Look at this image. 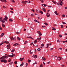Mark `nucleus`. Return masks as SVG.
<instances>
[{
	"label": "nucleus",
	"instance_id": "9d476101",
	"mask_svg": "<svg viewBox=\"0 0 67 67\" xmlns=\"http://www.w3.org/2000/svg\"><path fill=\"white\" fill-rule=\"evenodd\" d=\"M58 5H61L62 6V4L61 3H58Z\"/></svg>",
	"mask_w": 67,
	"mask_h": 67
},
{
	"label": "nucleus",
	"instance_id": "393cba45",
	"mask_svg": "<svg viewBox=\"0 0 67 67\" xmlns=\"http://www.w3.org/2000/svg\"><path fill=\"white\" fill-rule=\"evenodd\" d=\"M24 64V63L23 62L22 63V64H20V66H21V67H22V66Z\"/></svg>",
	"mask_w": 67,
	"mask_h": 67
},
{
	"label": "nucleus",
	"instance_id": "79ce46f5",
	"mask_svg": "<svg viewBox=\"0 0 67 67\" xmlns=\"http://www.w3.org/2000/svg\"><path fill=\"white\" fill-rule=\"evenodd\" d=\"M62 17H65V15L63 14L62 15Z\"/></svg>",
	"mask_w": 67,
	"mask_h": 67
},
{
	"label": "nucleus",
	"instance_id": "4be33fe9",
	"mask_svg": "<svg viewBox=\"0 0 67 67\" xmlns=\"http://www.w3.org/2000/svg\"><path fill=\"white\" fill-rule=\"evenodd\" d=\"M42 58H43V60H46V59L45 58H44V57H42Z\"/></svg>",
	"mask_w": 67,
	"mask_h": 67
},
{
	"label": "nucleus",
	"instance_id": "c756f323",
	"mask_svg": "<svg viewBox=\"0 0 67 67\" xmlns=\"http://www.w3.org/2000/svg\"><path fill=\"white\" fill-rule=\"evenodd\" d=\"M40 1H41L42 3H43L44 2V0H40Z\"/></svg>",
	"mask_w": 67,
	"mask_h": 67
},
{
	"label": "nucleus",
	"instance_id": "f3484780",
	"mask_svg": "<svg viewBox=\"0 0 67 67\" xmlns=\"http://www.w3.org/2000/svg\"><path fill=\"white\" fill-rule=\"evenodd\" d=\"M52 30H53L54 31H55V30H56V29L54 27H52Z\"/></svg>",
	"mask_w": 67,
	"mask_h": 67
},
{
	"label": "nucleus",
	"instance_id": "69168bd1",
	"mask_svg": "<svg viewBox=\"0 0 67 67\" xmlns=\"http://www.w3.org/2000/svg\"><path fill=\"white\" fill-rule=\"evenodd\" d=\"M40 67H43V65H40Z\"/></svg>",
	"mask_w": 67,
	"mask_h": 67
},
{
	"label": "nucleus",
	"instance_id": "2f4dec72",
	"mask_svg": "<svg viewBox=\"0 0 67 67\" xmlns=\"http://www.w3.org/2000/svg\"><path fill=\"white\" fill-rule=\"evenodd\" d=\"M35 45H34V44H33V46H36V47H38V45L36 46L35 43Z\"/></svg>",
	"mask_w": 67,
	"mask_h": 67
},
{
	"label": "nucleus",
	"instance_id": "b1692460",
	"mask_svg": "<svg viewBox=\"0 0 67 67\" xmlns=\"http://www.w3.org/2000/svg\"><path fill=\"white\" fill-rule=\"evenodd\" d=\"M49 45V44H46V47L47 48H48V46Z\"/></svg>",
	"mask_w": 67,
	"mask_h": 67
},
{
	"label": "nucleus",
	"instance_id": "49530a36",
	"mask_svg": "<svg viewBox=\"0 0 67 67\" xmlns=\"http://www.w3.org/2000/svg\"><path fill=\"white\" fill-rule=\"evenodd\" d=\"M5 19H8V17L6 16H5Z\"/></svg>",
	"mask_w": 67,
	"mask_h": 67
},
{
	"label": "nucleus",
	"instance_id": "680f3d73",
	"mask_svg": "<svg viewBox=\"0 0 67 67\" xmlns=\"http://www.w3.org/2000/svg\"><path fill=\"white\" fill-rule=\"evenodd\" d=\"M36 11L37 13H38V10L37 9L36 10Z\"/></svg>",
	"mask_w": 67,
	"mask_h": 67
},
{
	"label": "nucleus",
	"instance_id": "aec40b11",
	"mask_svg": "<svg viewBox=\"0 0 67 67\" xmlns=\"http://www.w3.org/2000/svg\"><path fill=\"white\" fill-rule=\"evenodd\" d=\"M2 25L3 27H5V25L3 24H2Z\"/></svg>",
	"mask_w": 67,
	"mask_h": 67
},
{
	"label": "nucleus",
	"instance_id": "7c9ffc66",
	"mask_svg": "<svg viewBox=\"0 0 67 67\" xmlns=\"http://www.w3.org/2000/svg\"><path fill=\"white\" fill-rule=\"evenodd\" d=\"M40 13H41V14H43V12L42 11H41V10H40Z\"/></svg>",
	"mask_w": 67,
	"mask_h": 67
},
{
	"label": "nucleus",
	"instance_id": "72a5a7b5",
	"mask_svg": "<svg viewBox=\"0 0 67 67\" xmlns=\"http://www.w3.org/2000/svg\"><path fill=\"white\" fill-rule=\"evenodd\" d=\"M59 37H62V35H59Z\"/></svg>",
	"mask_w": 67,
	"mask_h": 67
},
{
	"label": "nucleus",
	"instance_id": "5fc2aeb1",
	"mask_svg": "<svg viewBox=\"0 0 67 67\" xmlns=\"http://www.w3.org/2000/svg\"><path fill=\"white\" fill-rule=\"evenodd\" d=\"M60 50H62V48H59L58 49V50L59 51Z\"/></svg>",
	"mask_w": 67,
	"mask_h": 67
},
{
	"label": "nucleus",
	"instance_id": "a878e982",
	"mask_svg": "<svg viewBox=\"0 0 67 67\" xmlns=\"http://www.w3.org/2000/svg\"><path fill=\"white\" fill-rule=\"evenodd\" d=\"M42 10L44 12H46V10L45 9V8H43L42 9Z\"/></svg>",
	"mask_w": 67,
	"mask_h": 67
},
{
	"label": "nucleus",
	"instance_id": "4468645a",
	"mask_svg": "<svg viewBox=\"0 0 67 67\" xmlns=\"http://www.w3.org/2000/svg\"><path fill=\"white\" fill-rule=\"evenodd\" d=\"M18 45V43H16L14 44H13V46H17Z\"/></svg>",
	"mask_w": 67,
	"mask_h": 67
},
{
	"label": "nucleus",
	"instance_id": "473e14b6",
	"mask_svg": "<svg viewBox=\"0 0 67 67\" xmlns=\"http://www.w3.org/2000/svg\"><path fill=\"white\" fill-rule=\"evenodd\" d=\"M44 24L46 25H48V24L47 23H44Z\"/></svg>",
	"mask_w": 67,
	"mask_h": 67
},
{
	"label": "nucleus",
	"instance_id": "774afa93",
	"mask_svg": "<svg viewBox=\"0 0 67 67\" xmlns=\"http://www.w3.org/2000/svg\"><path fill=\"white\" fill-rule=\"evenodd\" d=\"M65 9H67V7H65Z\"/></svg>",
	"mask_w": 67,
	"mask_h": 67
},
{
	"label": "nucleus",
	"instance_id": "a19ab883",
	"mask_svg": "<svg viewBox=\"0 0 67 67\" xmlns=\"http://www.w3.org/2000/svg\"><path fill=\"white\" fill-rule=\"evenodd\" d=\"M60 26L61 27V28H63V27H64V25H61Z\"/></svg>",
	"mask_w": 67,
	"mask_h": 67
},
{
	"label": "nucleus",
	"instance_id": "423d86ee",
	"mask_svg": "<svg viewBox=\"0 0 67 67\" xmlns=\"http://www.w3.org/2000/svg\"><path fill=\"white\" fill-rule=\"evenodd\" d=\"M33 51V50H30V54H33V51Z\"/></svg>",
	"mask_w": 67,
	"mask_h": 67
},
{
	"label": "nucleus",
	"instance_id": "5701e85b",
	"mask_svg": "<svg viewBox=\"0 0 67 67\" xmlns=\"http://www.w3.org/2000/svg\"><path fill=\"white\" fill-rule=\"evenodd\" d=\"M54 13H55V14H56V15H58V14H57V11H55V12H54Z\"/></svg>",
	"mask_w": 67,
	"mask_h": 67
},
{
	"label": "nucleus",
	"instance_id": "603ef678",
	"mask_svg": "<svg viewBox=\"0 0 67 67\" xmlns=\"http://www.w3.org/2000/svg\"><path fill=\"white\" fill-rule=\"evenodd\" d=\"M8 62H10L11 61V59H9V60H8Z\"/></svg>",
	"mask_w": 67,
	"mask_h": 67
},
{
	"label": "nucleus",
	"instance_id": "39448f33",
	"mask_svg": "<svg viewBox=\"0 0 67 67\" xmlns=\"http://www.w3.org/2000/svg\"><path fill=\"white\" fill-rule=\"evenodd\" d=\"M32 57L34 58H37V55H33Z\"/></svg>",
	"mask_w": 67,
	"mask_h": 67
},
{
	"label": "nucleus",
	"instance_id": "338daca9",
	"mask_svg": "<svg viewBox=\"0 0 67 67\" xmlns=\"http://www.w3.org/2000/svg\"><path fill=\"white\" fill-rule=\"evenodd\" d=\"M46 7V4H44V7Z\"/></svg>",
	"mask_w": 67,
	"mask_h": 67
},
{
	"label": "nucleus",
	"instance_id": "20e7f679",
	"mask_svg": "<svg viewBox=\"0 0 67 67\" xmlns=\"http://www.w3.org/2000/svg\"><path fill=\"white\" fill-rule=\"evenodd\" d=\"M47 13L46 14H47V17H49L50 16V14H49V13H48V12L47 11Z\"/></svg>",
	"mask_w": 67,
	"mask_h": 67
},
{
	"label": "nucleus",
	"instance_id": "bf43d9fd",
	"mask_svg": "<svg viewBox=\"0 0 67 67\" xmlns=\"http://www.w3.org/2000/svg\"><path fill=\"white\" fill-rule=\"evenodd\" d=\"M12 64H13V62H12L10 63V65H12Z\"/></svg>",
	"mask_w": 67,
	"mask_h": 67
},
{
	"label": "nucleus",
	"instance_id": "f257e3e1",
	"mask_svg": "<svg viewBox=\"0 0 67 67\" xmlns=\"http://www.w3.org/2000/svg\"><path fill=\"white\" fill-rule=\"evenodd\" d=\"M0 61L1 63H3V62L4 63H7V61L5 59H2V60H1Z\"/></svg>",
	"mask_w": 67,
	"mask_h": 67
},
{
	"label": "nucleus",
	"instance_id": "13d9d810",
	"mask_svg": "<svg viewBox=\"0 0 67 67\" xmlns=\"http://www.w3.org/2000/svg\"><path fill=\"white\" fill-rule=\"evenodd\" d=\"M41 46H42L43 47H44V44H41Z\"/></svg>",
	"mask_w": 67,
	"mask_h": 67
},
{
	"label": "nucleus",
	"instance_id": "a211bd4d",
	"mask_svg": "<svg viewBox=\"0 0 67 67\" xmlns=\"http://www.w3.org/2000/svg\"><path fill=\"white\" fill-rule=\"evenodd\" d=\"M37 32V33H38V34H39V35H40V34H41V33L40 32V31H38Z\"/></svg>",
	"mask_w": 67,
	"mask_h": 67
},
{
	"label": "nucleus",
	"instance_id": "6e6552de",
	"mask_svg": "<svg viewBox=\"0 0 67 67\" xmlns=\"http://www.w3.org/2000/svg\"><path fill=\"white\" fill-rule=\"evenodd\" d=\"M8 58V57H13V55H8V56H7Z\"/></svg>",
	"mask_w": 67,
	"mask_h": 67
},
{
	"label": "nucleus",
	"instance_id": "e2e57ef3",
	"mask_svg": "<svg viewBox=\"0 0 67 67\" xmlns=\"http://www.w3.org/2000/svg\"><path fill=\"white\" fill-rule=\"evenodd\" d=\"M31 11H32V12H34V11H35L34 9H32Z\"/></svg>",
	"mask_w": 67,
	"mask_h": 67
},
{
	"label": "nucleus",
	"instance_id": "6ab92c4d",
	"mask_svg": "<svg viewBox=\"0 0 67 67\" xmlns=\"http://www.w3.org/2000/svg\"><path fill=\"white\" fill-rule=\"evenodd\" d=\"M9 21L10 22H12L13 21V20L11 19H9Z\"/></svg>",
	"mask_w": 67,
	"mask_h": 67
},
{
	"label": "nucleus",
	"instance_id": "37998d69",
	"mask_svg": "<svg viewBox=\"0 0 67 67\" xmlns=\"http://www.w3.org/2000/svg\"><path fill=\"white\" fill-rule=\"evenodd\" d=\"M26 2H28L29 3H31L30 1H26Z\"/></svg>",
	"mask_w": 67,
	"mask_h": 67
},
{
	"label": "nucleus",
	"instance_id": "09e8293b",
	"mask_svg": "<svg viewBox=\"0 0 67 67\" xmlns=\"http://www.w3.org/2000/svg\"><path fill=\"white\" fill-rule=\"evenodd\" d=\"M12 55H13V56H15V55L13 53H12Z\"/></svg>",
	"mask_w": 67,
	"mask_h": 67
},
{
	"label": "nucleus",
	"instance_id": "864d4df0",
	"mask_svg": "<svg viewBox=\"0 0 67 67\" xmlns=\"http://www.w3.org/2000/svg\"><path fill=\"white\" fill-rule=\"evenodd\" d=\"M37 64V63H36V62H35V63H34L33 64V66H34V65H35V64H36V65Z\"/></svg>",
	"mask_w": 67,
	"mask_h": 67
},
{
	"label": "nucleus",
	"instance_id": "412c9836",
	"mask_svg": "<svg viewBox=\"0 0 67 67\" xmlns=\"http://www.w3.org/2000/svg\"><path fill=\"white\" fill-rule=\"evenodd\" d=\"M14 51H15V49H13L11 51V52H12V53H13V52H14Z\"/></svg>",
	"mask_w": 67,
	"mask_h": 67
},
{
	"label": "nucleus",
	"instance_id": "cd10ccee",
	"mask_svg": "<svg viewBox=\"0 0 67 67\" xmlns=\"http://www.w3.org/2000/svg\"><path fill=\"white\" fill-rule=\"evenodd\" d=\"M40 38H37V40H39H39H41V37H40Z\"/></svg>",
	"mask_w": 67,
	"mask_h": 67
},
{
	"label": "nucleus",
	"instance_id": "c85d7f7f",
	"mask_svg": "<svg viewBox=\"0 0 67 67\" xmlns=\"http://www.w3.org/2000/svg\"><path fill=\"white\" fill-rule=\"evenodd\" d=\"M15 37H14L12 38L13 40V41H15L16 40V39H15Z\"/></svg>",
	"mask_w": 67,
	"mask_h": 67
},
{
	"label": "nucleus",
	"instance_id": "f8f14e48",
	"mask_svg": "<svg viewBox=\"0 0 67 67\" xmlns=\"http://www.w3.org/2000/svg\"><path fill=\"white\" fill-rule=\"evenodd\" d=\"M1 19V22H2V23H3L5 22V21H4V20H3H3H2V18Z\"/></svg>",
	"mask_w": 67,
	"mask_h": 67
},
{
	"label": "nucleus",
	"instance_id": "0e129e2a",
	"mask_svg": "<svg viewBox=\"0 0 67 67\" xmlns=\"http://www.w3.org/2000/svg\"><path fill=\"white\" fill-rule=\"evenodd\" d=\"M10 12H11V13H13V12H12V11H10Z\"/></svg>",
	"mask_w": 67,
	"mask_h": 67
},
{
	"label": "nucleus",
	"instance_id": "0eeeda50",
	"mask_svg": "<svg viewBox=\"0 0 67 67\" xmlns=\"http://www.w3.org/2000/svg\"><path fill=\"white\" fill-rule=\"evenodd\" d=\"M34 21L36 22H37V23H40V22L38 21L36 19Z\"/></svg>",
	"mask_w": 67,
	"mask_h": 67
},
{
	"label": "nucleus",
	"instance_id": "c03bdc74",
	"mask_svg": "<svg viewBox=\"0 0 67 67\" xmlns=\"http://www.w3.org/2000/svg\"><path fill=\"white\" fill-rule=\"evenodd\" d=\"M7 19H6L5 18H4L3 19V20H4V21H7Z\"/></svg>",
	"mask_w": 67,
	"mask_h": 67
},
{
	"label": "nucleus",
	"instance_id": "052dcab7",
	"mask_svg": "<svg viewBox=\"0 0 67 67\" xmlns=\"http://www.w3.org/2000/svg\"><path fill=\"white\" fill-rule=\"evenodd\" d=\"M39 35V37H40L41 36H42V34H40Z\"/></svg>",
	"mask_w": 67,
	"mask_h": 67
},
{
	"label": "nucleus",
	"instance_id": "2eb2a0df",
	"mask_svg": "<svg viewBox=\"0 0 67 67\" xmlns=\"http://www.w3.org/2000/svg\"><path fill=\"white\" fill-rule=\"evenodd\" d=\"M17 38L18 41H20L21 40V38L19 37H17Z\"/></svg>",
	"mask_w": 67,
	"mask_h": 67
},
{
	"label": "nucleus",
	"instance_id": "4d7b16f0",
	"mask_svg": "<svg viewBox=\"0 0 67 67\" xmlns=\"http://www.w3.org/2000/svg\"><path fill=\"white\" fill-rule=\"evenodd\" d=\"M12 2H13L14 3L15 2V1H14L13 0H12Z\"/></svg>",
	"mask_w": 67,
	"mask_h": 67
},
{
	"label": "nucleus",
	"instance_id": "ea45409f",
	"mask_svg": "<svg viewBox=\"0 0 67 67\" xmlns=\"http://www.w3.org/2000/svg\"><path fill=\"white\" fill-rule=\"evenodd\" d=\"M61 42H62V43H65V42H66L67 43V40H66L65 41H61Z\"/></svg>",
	"mask_w": 67,
	"mask_h": 67
},
{
	"label": "nucleus",
	"instance_id": "f03ea898",
	"mask_svg": "<svg viewBox=\"0 0 67 67\" xmlns=\"http://www.w3.org/2000/svg\"><path fill=\"white\" fill-rule=\"evenodd\" d=\"M3 59H7L8 58V57L7 55H5L3 56H2Z\"/></svg>",
	"mask_w": 67,
	"mask_h": 67
},
{
	"label": "nucleus",
	"instance_id": "f704fd0d",
	"mask_svg": "<svg viewBox=\"0 0 67 67\" xmlns=\"http://www.w3.org/2000/svg\"><path fill=\"white\" fill-rule=\"evenodd\" d=\"M10 44H9L8 45H7V48H8V47H10Z\"/></svg>",
	"mask_w": 67,
	"mask_h": 67
},
{
	"label": "nucleus",
	"instance_id": "3c124183",
	"mask_svg": "<svg viewBox=\"0 0 67 67\" xmlns=\"http://www.w3.org/2000/svg\"><path fill=\"white\" fill-rule=\"evenodd\" d=\"M14 63L15 64H17V61H16L14 62Z\"/></svg>",
	"mask_w": 67,
	"mask_h": 67
},
{
	"label": "nucleus",
	"instance_id": "6e6d98bb",
	"mask_svg": "<svg viewBox=\"0 0 67 67\" xmlns=\"http://www.w3.org/2000/svg\"><path fill=\"white\" fill-rule=\"evenodd\" d=\"M62 23H63V24H66V23L64 22L63 21H62Z\"/></svg>",
	"mask_w": 67,
	"mask_h": 67
},
{
	"label": "nucleus",
	"instance_id": "ddd939ff",
	"mask_svg": "<svg viewBox=\"0 0 67 67\" xmlns=\"http://www.w3.org/2000/svg\"><path fill=\"white\" fill-rule=\"evenodd\" d=\"M24 59V57L23 58H20V61H22V60H23V59Z\"/></svg>",
	"mask_w": 67,
	"mask_h": 67
},
{
	"label": "nucleus",
	"instance_id": "1a4fd4ad",
	"mask_svg": "<svg viewBox=\"0 0 67 67\" xmlns=\"http://www.w3.org/2000/svg\"><path fill=\"white\" fill-rule=\"evenodd\" d=\"M27 38H31V39L34 40V39H33V38L31 36L28 37Z\"/></svg>",
	"mask_w": 67,
	"mask_h": 67
},
{
	"label": "nucleus",
	"instance_id": "dca6fc26",
	"mask_svg": "<svg viewBox=\"0 0 67 67\" xmlns=\"http://www.w3.org/2000/svg\"><path fill=\"white\" fill-rule=\"evenodd\" d=\"M37 42V40L36 39L35 41L34 42V44H35V43H36Z\"/></svg>",
	"mask_w": 67,
	"mask_h": 67
},
{
	"label": "nucleus",
	"instance_id": "58836bf2",
	"mask_svg": "<svg viewBox=\"0 0 67 67\" xmlns=\"http://www.w3.org/2000/svg\"><path fill=\"white\" fill-rule=\"evenodd\" d=\"M57 42H58V43H60V41L59 40H57Z\"/></svg>",
	"mask_w": 67,
	"mask_h": 67
},
{
	"label": "nucleus",
	"instance_id": "e433bc0d",
	"mask_svg": "<svg viewBox=\"0 0 67 67\" xmlns=\"http://www.w3.org/2000/svg\"><path fill=\"white\" fill-rule=\"evenodd\" d=\"M27 41H25L24 44H27Z\"/></svg>",
	"mask_w": 67,
	"mask_h": 67
},
{
	"label": "nucleus",
	"instance_id": "a18cd8bd",
	"mask_svg": "<svg viewBox=\"0 0 67 67\" xmlns=\"http://www.w3.org/2000/svg\"><path fill=\"white\" fill-rule=\"evenodd\" d=\"M31 16H32V17H34V15L33 14H31Z\"/></svg>",
	"mask_w": 67,
	"mask_h": 67
},
{
	"label": "nucleus",
	"instance_id": "4c0bfd02",
	"mask_svg": "<svg viewBox=\"0 0 67 67\" xmlns=\"http://www.w3.org/2000/svg\"><path fill=\"white\" fill-rule=\"evenodd\" d=\"M22 3H23L24 4H25V3L24 1L22 2Z\"/></svg>",
	"mask_w": 67,
	"mask_h": 67
},
{
	"label": "nucleus",
	"instance_id": "8fccbe9b",
	"mask_svg": "<svg viewBox=\"0 0 67 67\" xmlns=\"http://www.w3.org/2000/svg\"><path fill=\"white\" fill-rule=\"evenodd\" d=\"M3 44V42L1 43H0V46L2 45V44Z\"/></svg>",
	"mask_w": 67,
	"mask_h": 67
},
{
	"label": "nucleus",
	"instance_id": "c9c22d12",
	"mask_svg": "<svg viewBox=\"0 0 67 67\" xmlns=\"http://www.w3.org/2000/svg\"><path fill=\"white\" fill-rule=\"evenodd\" d=\"M27 62L28 63H30V62H31V60H28Z\"/></svg>",
	"mask_w": 67,
	"mask_h": 67
},
{
	"label": "nucleus",
	"instance_id": "bb28decb",
	"mask_svg": "<svg viewBox=\"0 0 67 67\" xmlns=\"http://www.w3.org/2000/svg\"><path fill=\"white\" fill-rule=\"evenodd\" d=\"M52 2H53V3H54V4H56V2H55L53 1H52Z\"/></svg>",
	"mask_w": 67,
	"mask_h": 67
},
{
	"label": "nucleus",
	"instance_id": "7ed1b4c3",
	"mask_svg": "<svg viewBox=\"0 0 67 67\" xmlns=\"http://www.w3.org/2000/svg\"><path fill=\"white\" fill-rule=\"evenodd\" d=\"M62 59V57H58L57 58V60H60Z\"/></svg>",
	"mask_w": 67,
	"mask_h": 67
},
{
	"label": "nucleus",
	"instance_id": "de8ad7c7",
	"mask_svg": "<svg viewBox=\"0 0 67 67\" xmlns=\"http://www.w3.org/2000/svg\"><path fill=\"white\" fill-rule=\"evenodd\" d=\"M40 50H41V49L40 48H38L37 49V51H40Z\"/></svg>",
	"mask_w": 67,
	"mask_h": 67
},
{
	"label": "nucleus",
	"instance_id": "9b49d317",
	"mask_svg": "<svg viewBox=\"0 0 67 67\" xmlns=\"http://www.w3.org/2000/svg\"><path fill=\"white\" fill-rule=\"evenodd\" d=\"M4 43H6V44H9V42L7 41L4 42Z\"/></svg>",
	"mask_w": 67,
	"mask_h": 67
}]
</instances>
